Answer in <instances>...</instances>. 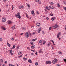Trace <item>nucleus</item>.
<instances>
[{
  "label": "nucleus",
  "mask_w": 66,
  "mask_h": 66,
  "mask_svg": "<svg viewBox=\"0 0 66 66\" xmlns=\"http://www.w3.org/2000/svg\"><path fill=\"white\" fill-rule=\"evenodd\" d=\"M3 66H5V65L4 64H3Z\"/></svg>",
  "instance_id": "63"
},
{
  "label": "nucleus",
  "mask_w": 66,
  "mask_h": 66,
  "mask_svg": "<svg viewBox=\"0 0 66 66\" xmlns=\"http://www.w3.org/2000/svg\"><path fill=\"white\" fill-rule=\"evenodd\" d=\"M22 28L23 30H26V28L24 27H22Z\"/></svg>",
  "instance_id": "25"
},
{
  "label": "nucleus",
  "mask_w": 66,
  "mask_h": 66,
  "mask_svg": "<svg viewBox=\"0 0 66 66\" xmlns=\"http://www.w3.org/2000/svg\"><path fill=\"white\" fill-rule=\"evenodd\" d=\"M51 44L50 43H48L47 45L46 46L48 47H49L50 46H51Z\"/></svg>",
  "instance_id": "9"
},
{
  "label": "nucleus",
  "mask_w": 66,
  "mask_h": 66,
  "mask_svg": "<svg viewBox=\"0 0 66 66\" xmlns=\"http://www.w3.org/2000/svg\"><path fill=\"white\" fill-rule=\"evenodd\" d=\"M12 10H13V9H14V6H13V5H12Z\"/></svg>",
  "instance_id": "49"
},
{
  "label": "nucleus",
  "mask_w": 66,
  "mask_h": 66,
  "mask_svg": "<svg viewBox=\"0 0 66 66\" xmlns=\"http://www.w3.org/2000/svg\"><path fill=\"white\" fill-rule=\"evenodd\" d=\"M22 52H19L18 53V55H20L21 54H22Z\"/></svg>",
  "instance_id": "23"
},
{
  "label": "nucleus",
  "mask_w": 66,
  "mask_h": 66,
  "mask_svg": "<svg viewBox=\"0 0 66 66\" xmlns=\"http://www.w3.org/2000/svg\"><path fill=\"white\" fill-rule=\"evenodd\" d=\"M45 33V32H44V31H42V34H44V33Z\"/></svg>",
  "instance_id": "46"
},
{
  "label": "nucleus",
  "mask_w": 66,
  "mask_h": 66,
  "mask_svg": "<svg viewBox=\"0 0 66 66\" xmlns=\"http://www.w3.org/2000/svg\"><path fill=\"white\" fill-rule=\"evenodd\" d=\"M51 27H50L49 28V29L50 30H51Z\"/></svg>",
  "instance_id": "50"
},
{
  "label": "nucleus",
  "mask_w": 66,
  "mask_h": 66,
  "mask_svg": "<svg viewBox=\"0 0 66 66\" xmlns=\"http://www.w3.org/2000/svg\"><path fill=\"white\" fill-rule=\"evenodd\" d=\"M46 44V41H44L43 43V44L44 45Z\"/></svg>",
  "instance_id": "34"
},
{
  "label": "nucleus",
  "mask_w": 66,
  "mask_h": 66,
  "mask_svg": "<svg viewBox=\"0 0 66 66\" xmlns=\"http://www.w3.org/2000/svg\"><path fill=\"white\" fill-rule=\"evenodd\" d=\"M7 45L8 46H9L10 47V44L9 43V42H7Z\"/></svg>",
  "instance_id": "21"
},
{
  "label": "nucleus",
  "mask_w": 66,
  "mask_h": 66,
  "mask_svg": "<svg viewBox=\"0 0 66 66\" xmlns=\"http://www.w3.org/2000/svg\"><path fill=\"white\" fill-rule=\"evenodd\" d=\"M35 45H33L31 46V47L32 49H34V48H35Z\"/></svg>",
  "instance_id": "18"
},
{
  "label": "nucleus",
  "mask_w": 66,
  "mask_h": 66,
  "mask_svg": "<svg viewBox=\"0 0 66 66\" xmlns=\"http://www.w3.org/2000/svg\"><path fill=\"white\" fill-rule=\"evenodd\" d=\"M59 53L60 54H62V52H59Z\"/></svg>",
  "instance_id": "40"
},
{
  "label": "nucleus",
  "mask_w": 66,
  "mask_h": 66,
  "mask_svg": "<svg viewBox=\"0 0 66 66\" xmlns=\"http://www.w3.org/2000/svg\"><path fill=\"white\" fill-rule=\"evenodd\" d=\"M30 44L31 45H33V42H31L30 43Z\"/></svg>",
  "instance_id": "47"
},
{
  "label": "nucleus",
  "mask_w": 66,
  "mask_h": 66,
  "mask_svg": "<svg viewBox=\"0 0 66 66\" xmlns=\"http://www.w3.org/2000/svg\"><path fill=\"white\" fill-rule=\"evenodd\" d=\"M46 19H47V20H49V18L47 17L46 18Z\"/></svg>",
  "instance_id": "55"
},
{
  "label": "nucleus",
  "mask_w": 66,
  "mask_h": 66,
  "mask_svg": "<svg viewBox=\"0 0 66 66\" xmlns=\"http://www.w3.org/2000/svg\"><path fill=\"white\" fill-rule=\"evenodd\" d=\"M19 46H18L17 48H16V49L17 50H18L19 49Z\"/></svg>",
  "instance_id": "33"
},
{
  "label": "nucleus",
  "mask_w": 66,
  "mask_h": 66,
  "mask_svg": "<svg viewBox=\"0 0 66 66\" xmlns=\"http://www.w3.org/2000/svg\"><path fill=\"white\" fill-rule=\"evenodd\" d=\"M57 66H60V65L59 64H57L56 65Z\"/></svg>",
  "instance_id": "60"
},
{
  "label": "nucleus",
  "mask_w": 66,
  "mask_h": 66,
  "mask_svg": "<svg viewBox=\"0 0 66 66\" xmlns=\"http://www.w3.org/2000/svg\"><path fill=\"white\" fill-rule=\"evenodd\" d=\"M9 66H12V65L11 64H9Z\"/></svg>",
  "instance_id": "45"
},
{
  "label": "nucleus",
  "mask_w": 66,
  "mask_h": 66,
  "mask_svg": "<svg viewBox=\"0 0 66 66\" xmlns=\"http://www.w3.org/2000/svg\"><path fill=\"white\" fill-rule=\"evenodd\" d=\"M28 62L29 63H30L31 64L32 63V61L30 59H29L28 60Z\"/></svg>",
  "instance_id": "16"
},
{
  "label": "nucleus",
  "mask_w": 66,
  "mask_h": 66,
  "mask_svg": "<svg viewBox=\"0 0 66 66\" xmlns=\"http://www.w3.org/2000/svg\"><path fill=\"white\" fill-rule=\"evenodd\" d=\"M50 3V4H51V5H53V2H51Z\"/></svg>",
  "instance_id": "30"
},
{
  "label": "nucleus",
  "mask_w": 66,
  "mask_h": 66,
  "mask_svg": "<svg viewBox=\"0 0 66 66\" xmlns=\"http://www.w3.org/2000/svg\"><path fill=\"white\" fill-rule=\"evenodd\" d=\"M63 8L64 9V10H65V11H66V7H63Z\"/></svg>",
  "instance_id": "32"
},
{
  "label": "nucleus",
  "mask_w": 66,
  "mask_h": 66,
  "mask_svg": "<svg viewBox=\"0 0 66 66\" xmlns=\"http://www.w3.org/2000/svg\"><path fill=\"white\" fill-rule=\"evenodd\" d=\"M27 6L28 9H29L30 7V5H29V4H27Z\"/></svg>",
  "instance_id": "22"
},
{
  "label": "nucleus",
  "mask_w": 66,
  "mask_h": 66,
  "mask_svg": "<svg viewBox=\"0 0 66 66\" xmlns=\"http://www.w3.org/2000/svg\"><path fill=\"white\" fill-rule=\"evenodd\" d=\"M2 21L3 22H5L6 21V19L4 18H2Z\"/></svg>",
  "instance_id": "5"
},
{
  "label": "nucleus",
  "mask_w": 66,
  "mask_h": 66,
  "mask_svg": "<svg viewBox=\"0 0 66 66\" xmlns=\"http://www.w3.org/2000/svg\"><path fill=\"white\" fill-rule=\"evenodd\" d=\"M36 13L37 14H39V13H38V11H37Z\"/></svg>",
  "instance_id": "57"
},
{
  "label": "nucleus",
  "mask_w": 66,
  "mask_h": 66,
  "mask_svg": "<svg viewBox=\"0 0 66 66\" xmlns=\"http://www.w3.org/2000/svg\"><path fill=\"white\" fill-rule=\"evenodd\" d=\"M63 60L66 63V59H64Z\"/></svg>",
  "instance_id": "37"
},
{
  "label": "nucleus",
  "mask_w": 66,
  "mask_h": 66,
  "mask_svg": "<svg viewBox=\"0 0 66 66\" xmlns=\"http://www.w3.org/2000/svg\"><path fill=\"white\" fill-rule=\"evenodd\" d=\"M57 6L58 7H60V4L59 3H58L57 4Z\"/></svg>",
  "instance_id": "28"
},
{
  "label": "nucleus",
  "mask_w": 66,
  "mask_h": 66,
  "mask_svg": "<svg viewBox=\"0 0 66 66\" xmlns=\"http://www.w3.org/2000/svg\"><path fill=\"white\" fill-rule=\"evenodd\" d=\"M36 0V2H38L39 1V0Z\"/></svg>",
  "instance_id": "51"
},
{
  "label": "nucleus",
  "mask_w": 66,
  "mask_h": 66,
  "mask_svg": "<svg viewBox=\"0 0 66 66\" xmlns=\"http://www.w3.org/2000/svg\"><path fill=\"white\" fill-rule=\"evenodd\" d=\"M57 61H58V60L56 59H55L53 60V61L52 62V63L53 64H55V63H57Z\"/></svg>",
  "instance_id": "2"
},
{
  "label": "nucleus",
  "mask_w": 66,
  "mask_h": 66,
  "mask_svg": "<svg viewBox=\"0 0 66 66\" xmlns=\"http://www.w3.org/2000/svg\"><path fill=\"white\" fill-rule=\"evenodd\" d=\"M23 33H22L20 35H21V36L22 35H23Z\"/></svg>",
  "instance_id": "54"
},
{
  "label": "nucleus",
  "mask_w": 66,
  "mask_h": 66,
  "mask_svg": "<svg viewBox=\"0 0 66 66\" xmlns=\"http://www.w3.org/2000/svg\"><path fill=\"white\" fill-rule=\"evenodd\" d=\"M25 36L26 38H28V37H29V33L28 32H26V33L25 34Z\"/></svg>",
  "instance_id": "3"
},
{
  "label": "nucleus",
  "mask_w": 66,
  "mask_h": 66,
  "mask_svg": "<svg viewBox=\"0 0 66 66\" xmlns=\"http://www.w3.org/2000/svg\"><path fill=\"white\" fill-rule=\"evenodd\" d=\"M35 54L36 55H37V53L36 52V53H35Z\"/></svg>",
  "instance_id": "58"
},
{
  "label": "nucleus",
  "mask_w": 66,
  "mask_h": 66,
  "mask_svg": "<svg viewBox=\"0 0 66 66\" xmlns=\"http://www.w3.org/2000/svg\"><path fill=\"white\" fill-rule=\"evenodd\" d=\"M27 49H28L29 50H30V48H29V47H27Z\"/></svg>",
  "instance_id": "62"
},
{
  "label": "nucleus",
  "mask_w": 66,
  "mask_h": 66,
  "mask_svg": "<svg viewBox=\"0 0 66 66\" xmlns=\"http://www.w3.org/2000/svg\"><path fill=\"white\" fill-rule=\"evenodd\" d=\"M21 7L22 9H23V5H22Z\"/></svg>",
  "instance_id": "42"
},
{
  "label": "nucleus",
  "mask_w": 66,
  "mask_h": 66,
  "mask_svg": "<svg viewBox=\"0 0 66 66\" xmlns=\"http://www.w3.org/2000/svg\"><path fill=\"white\" fill-rule=\"evenodd\" d=\"M38 4H41V3L40 2V1H38Z\"/></svg>",
  "instance_id": "38"
},
{
  "label": "nucleus",
  "mask_w": 66,
  "mask_h": 66,
  "mask_svg": "<svg viewBox=\"0 0 66 66\" xmlns=\"http://www.w3.org/2000/svg\"><path fill=\"white\" fill-rule=\"evenodd\" d=\"M51 41H52V43H54V42L53 41V40H52Z\"/></svg>",
  "instance_id": "64"
},
{
  "label": "nucleus",
  "mask_w": 66,
  "mask_h": 66,
  "mask_svg": "<svg viewBox=\"0 0 66 66\" xmlns=\"http://www.w3.org/2000/svg\"><path fill=\"white\" fill-rule=\"evenodd\" d=\"M1 62H2V63H3V61L2 59H1Z\"/></svg>",
  "instance_id": "31"
},
{
  "label": "nucleus",
  "mask_w": 66,
  "mask_h": 66,
  "mask_svg": "<svg viewBox=\"0 0 66 66\" xmlns=\"http://www.w3.org/2000/svg\"><path fill=\"white\" fill-rule=\"evenodd\" d=\"M30 36H32V35H31V33H30Z\"/></svg>",
  "instance_id": "59"
},
{
  "label": "nucleus",
  "mask_w": 66,
  "mask_h": 66,
  "mask_svg": "<svg viewBox=\"0 0 66 66\" xmlns=\"http://www.w3.org/2000/svg\"><path fill=\"white\" fill-rule=\"evenodd\" d=\"M14 39L13 38H11V40H13Z\"/></svg>",
  "instance_id": "52"
},
{
  "label": "nucleus",
  "mask_w": 66,
  "mask_h": 66,
  "mask_svg": "<svg viewBox=\"0 0 66 66\" xmlns=\"http://www.w3.org/2000/svg\"><path fill=\"white\" fill-rule=\"evenodd\" d=\"M36 25L38 27H40V23L37 22V23Z\"/></svg>",
  "instance_id": "13"
},
{
  "label": "nucleus",
  "mask_w": 66,
  "mask_h": 66,
  "mask_svg": "<svg viewBox=\"0 0 66 66\" xmlns=\"http://www.w3.org/2000/svg\"><path fill=\"white\" fill-rule=\"evenodd\" d=\"M2 40H3L1 38H0V42H2Z\"/></svg>",
  "instance_id": "41"
},
{
  "label": "nucleus",
  "mask_w": 66,
  "mask_h": 66,
  "mask_svg": "<svg viewBox=\"0 0 66 66\" xmlns=\"http://www.w3.org/2000/svg\"><path fill=\"white\" fill-rule=\"evenodd\" d=\"M35 65H36V66L38 65V62H36L35 63Z\"/></svg>",
  "instance_id": "39"
},
{
  "label": "nucleus",
  "mask_w": 66,
  "mask_h": 66,
  "mask_svg": "<svg viewBox=\"0 0 66 66\" xmlns=\"http://www.w3.org/2000/svg\"><path fill=\"white\" fill-rule=\"evenodd\" d=\"M22 55H21L20 56H19V58H20V57H22Z\"/></svg>",
  "instance_id": "48"
},
{
  "label": "nucleus",
  "mask_w": 66,
  "mask_h": 66,
  "mask_svg": "<svg viewBox=\"0 0 66 66\" xmlns=\"http://www.w3.org/2000/svg\"><path fill=\"white\" fill-rule=\"evenodd\" d=\"M49 7L51 9H54V7L51 6H50Z\"/></svg>",
  "instance_id": "15"
},
{
  "label": "nucleus",
  "mask_w": 66,
  "mask_h": 66,
  "mask_svg": "<svg viewBox=\"0 0 66 66\" xmlns=\"http://www.w3.org/2000/svg\"><path fill=\"white\" fill-rule=\"evenodd\" d=\"M61 34V33L59 32L58 33L57 35V37L58 38H59V37H60V35Z\"/></svg>",
  "instance_id": "7"
},
{
  "label": "nucleus",
  "mask_w": 66,
  "mask_h": 66,
  "mask_svg": "<svg viewBox=\"0 0 66 66\" xmlns=\"http://www.w3.org/2000/svg\"><path fill=\"white\" fill-rule=\"evenodd\" d=\"M32 35H35V32H33L32 33Z\"/></svg>",
  "instance_id": "56"
},
{
  "label": "nucleus",
  "mask_w": 66,
  "mask_h": 66,
  "mask_svg": "<svg viewBox=\"0 0 66 66\" xmlns=\"http://www.w3.org/2000/svg\"><path fill=\"white\" fill-rule=\"evenodd\" d=\"M4 63H5V64H7V61H5Z\"/></svg>",
  "instance_id": "53"
},
{
  "label": "nucleus",
  "mask_w": 66,
  "mask_h": 66,
  "mask_svg": "<svg viewBox=\"0 0 66 66\" xmlns=\"http://www.w3.org/2000/svg\"><path fill=\"white\" fill-rule=\"evenodd\" d=\"M11 28L12 30H14V29H15V26L14 25L13 26H12Z\"/></svg>",
  "instance_id": "14"
},
{
  "label": "nucleus",
  "mask_w": 66,
  "mask_h": 66,
  "mask_svg": "<svg viewBox=\"0 0 66 66\" xmlns=\"http://www.w3.org/2000/svg\"><path fill=\"white\" fill-rule=\"evenodd\" d=\"M15 15L17 18H19V19H20V18H21V17L20 16V14L19 12H18L17 13V14H16Z\"/></svg>",
  "instance_id": "1"
},
{
  "label": "nucleus",
  "mask_w": 66,
  "mask_h": 66,
  "mask_svg": "<svg viewBox=\"0 0 66 66\" xmlns=\"http://www.w3.org/2000/svg\"><path fill=\"white\" fill-rule=\"evenodd\" d=\"M23 60H24L25 61H27V59L24 57L23 58Z\"/></svg>",
  "instance_id": "20"
},
{
  "label": "nucleus",
  "mask_w": 66,
  "mask_h": 66,
  "mask_svg": "<svg viewBox=\"0 0 66 66\" xmlns=\"http://www.w3.org/2000/svg\"><path fill=\"white\" fill-rule=\"evenodd\" d=\"M1 28H2V29H3V31H4V30H6L5 28L3 26H2L1 27Z\"/></svg>",
  "instance_id": "12"
},
{
  "label": "nucleus",
  "mask_w": 66,
  "mask_h": 66,
  "mask_svg": "<svg viewBox=\"0 0 66 66\" xmlns=\"http://www.w3.org/2000/svg\"><path fill=\"white\" fill-rule=\"evenodd\" d=\"M39 43H42V40H40L39 41Z\"/></svg>",
  "instance_id": "35"
},
{
  "label": "nucleus",
  "mask_w": 66,
  "mask_h": 66,
  "mask_svg": "<svg viewBox=\"0 0 66 66\" xmlns=\"http://www.w3.org/2000/svg\"><path fill=\"white\" fill-rule=\"evenodd\" d=\"M42 49H40V50L39 51V53H41L42 52Z\"/></svg>",
  "instance_id": "24"
},
{
  "label": "nucleus",
  "mask_w": 66,
  "mask_h": 66,
  "mask_svg": "<svg viewBox=\"0 0 66 66\" xmlns=\"http://www.w3.org/2000/svg\"><path fill=\"white\" fill-rule=\"evenodd\" d=\"M31 55H34V54L33 53H31Z\"/></svg>",
  "instance_id": "61"
},
{
  "label": "nucleus",
  "mask_w": 66,
  "mask_h": 66,
  "mask_svg": "<svg viewBox=\"0 0 66 66\" xmlns=\"http://www.w3.org/2000/svg\"><path fill=\"white\" fill-rule=\"evenodd\" d=\"M57 24H56L54 26L52 27L53 29H56L57 27Z\"/></svg>",
  "instance_id": "4"
},
{
  "label": "nucleus",
  "mask_w": 66,
  "mask_h": 66,
  "mask_svg": "<svg viewBox=\"0 0 66 66\" xmlns=\"http://www.w3.org/2000/svg\"><path fill=\"white\" fill-rule=\"evenodd\" d=\"M10 53H11V55H12L13 54L12 52V50L10 51Z\"/></svg>",
  "instance_id": "17"
},
{
  "label": "nucleus",
  "mask_w": 66,
  "mask_h": 66,
  "mask_svg": "<svg viewBox=\"0 0 66 66\" xmlns=\"http://www.w3.org/2000/svg\"><path fill=\"white\" fill-rule=\"evenodd\" d=\"M46 63L47 64H50L51 63V62L50 61H46Z\"/></svg>",
  "instance_id": "8"
},
{
  "label": "nucleus",
  "mask_w": 66,
  "mask_h": 66,
  "mask_svg": "<svg viewBox=\"0 0 66 66\" xmlns=\"http://www.w3.org/2000/svg\"><path fill=\"white\" fill-rule=\"evenodd\" d=\"M31 51H32L33 52H35V51L34 50H31Z\"/></svg>",
  "instance_id": "44"
},
{
  "label": "nucleus",
  "mask_w": 66,
  "mask_h": 66,
  "mask_svg": "<svg viewBox=\"0 0 66 66\" xmlns=\"http://www.w3.org/2000/svg\"><path fill=\"white\" fill-rule=\"evenodd\" d=\"M34 26H32L31 28H32V29H34Z\"/></svg>",
  "instance_id": "43"
},
{
  "label": "nucleus",
  "mask_w": 66,
  "mask_h": 66,
  "mask_svg": "<svg viewBox=\"0 0 66 66\" xmlns=\"http://www.w3.org/2000/svg\"><path fill=\"white\" fill-rule=\"evenodd\" d=\"M36 40V39H33L31 41V42H34L35 41V40Z\"/></svg>",
  "instance_id": "27"
},
{
  "label": "nucleus",
  "mask_w": 66,
  "mask_h": 66,
  "mask_svg": "<svg viewBox=\"0 0 66 66\" xmlns=\"http://www.w3.org/2000/svg\"><path fill=\"white\" fill-rule=\"evenodd\" d=\"M7 23L8 24H12V23H13V22L11 20H9L8 21Z\"/></svg>",
  "instance_id": "6"
},
{
  "label": "nucleus",
  "mask_w": 66,
  "mask_h": 66,
  "mask_svg": "<svg viewBox=\"0 0 66 66\" xmlns=\"http://www.w3.org/2000/svg\"><path fill=\"white\" fill-rule=\"evenodd\" d=\"M15 45H14L13 46V47L12 48V49H15Z\"/></svg>",
  "instance_id": "29"
},
{
  "label": "nucleus",
  "mask_w": 66,
  "mask_h": 66,
  "mask_svg": "<svg viewBox=\"0 0 66 66\" xmlns=\"http://www.w3.org/2000/svg\"><path fill=\"white\" fill-rule=\"evenodd\" d=\"M41 31V28H39L38 30V33H39L40 32V31Z\"/></svg>",
  "instance_id": "10"
},
{
  "label": "nucleus",
  "mask_w": 66,
  "mask_h": 66,
  "mask_svg": "<svg viewBox=\"0 0 66 66\" xmlns=\"http://www.w3.org/2000/svg\"><path fill=\"white\" fill-rule=\"evenodd\" d=\"M26 16L27 18H29V16H28V14H26Z\"/></svg>",
  "instance_id": "36"
},
{
  "label": "nucleus",
  "mask_w": 66,
  "mask_h": 66,
  "mask_svg": "<svg viewBox=\"0 0 66 66\" xmlns=\"http://www.w3.org/2000/svg\"><path fill=\"white\" fill-rule=\"evenodd\" d=\"M31 13L32 14H33L34 13V11H32L31 12Z\"/></svg>",
  "instance_id": "26"
},
{
  "label": "nucleus",
  "mask_w": 66,
  "mask_h": 66,
  "mask_svg": "<svg viewBox=\"0 0 66 66\" xmlns=\"http://www.w3.org/2000/svg\"><path fill=\"white\" fill-rule=\"evenodd\" d=\"M45 11H47V10H50V9L48 7L46 6V9H45Z\"/></svg>",
  "instance_id": "11"
},
{
  "label": "nucleus",
  "mask_w": 66,
  "mask_h": 66,
  "mask_svg": "<svg viewBox=\"0 0 66 66\" xmlns=\"http://www.w3.org/2000/svg\"><path fill=\"white\" fill-rule=\"evenodd\" d=\"M55 19V17L52 18L51 19V20H52V21H53V20H54Z\"/></svg>",
  "instance_id": "19"
}]
</instances>
